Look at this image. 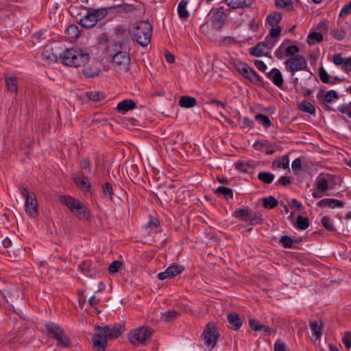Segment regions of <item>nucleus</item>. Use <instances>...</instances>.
I'll use <instances>...</instances> for the list:
<instances>
[{"mask_svg": "<svg viewBox=\"0 0 351 351\" xmlns=\"http://www.w3.org/2000/svg\"><path fill=\"white\" fill-rule=\"evenodd\" d=\"M90 9L88 8L87 13L79 21V25L84 28L90 29L93 27L97 24V19L93 16Z\"/></svg>", "mask_w": 351, "mask_h": 351, "instance_id": "aec40b11", "label": "nucleus"}, {"mask_svg": "<svg viewBox=\"0 0 351 351\" xmlns=\"http://www.w3.org/2000/svg\"><path fill=\"white\" fill-rule=\"evenodd\" d=\"M86 97L93 101H100L106 98L105 93L99 91L86 92Z\"/></svg>", "mask_w": 351, "mask_h": 351, "instance_id": "a19ab883", "label": "nucleus"}, {"mask_svg": "<svg viewBox=\"0 0 351 351\" xmlns=\"http://www.w3.org/2000/svg\"><path fill=\"white\" fill-rule=\"evenodd\" d=\"M95 329L97 332L92 337L93 348L97 351H105L108 346V339H116L121 336L125 329V324L117 323L112 328H110L109 326L102 327L95 325Z\"/></svg>", "mask_w": 351, "mask_h": 351, "instance_id": "f257e3e1", "label": "nucleus"}, {"mask_svg": "<svg viewBox=\"0 0 351 351\" xmlns=\"http://www.w3.org/2000/svg\"><path fill=\"white\" fill-rule=\"evenodd\" d=\"M153 329L147 326L135 328L128 335V339L133 346L147 345L153 335Z\"/></svg>", "mask_w": 351, "mask_h": 351, "instance_id": "423d86ee", "label": "nucleus"}, {"mask_svg": "<svg viewBox=\"0 0 351 351\" xmlns=\"http://www.w3.org/2000/svg\"><path fill=\"white\" fill-rule=\"evenodd\" d=\"M114 32L117 40L112 45V47L126 48V45L133 41L131 30L126 26L119 25L114 28Z\"/></svg>", "mask_w": 351, "mask_h": 351, "instance_id": "1a4fd4ad", "label": "nucleus"}, {"mask_svg": "<svg viewBox=\"0 0 351 351\" xmlns=\"http://www.w3.org/2000/svg\"><path fill=\"white\" fill-rule=\"evenodd\" d=\"M60 58L61 62L66 66L80 67L84 64L88 63L90 55L80 48L72 47L63 51L60 55Z\"/></svg>", "mask_w": 351, "mask_h": 351, "instance_id": "7ed1b4c3", "label": "nucleus"}, {"mask_svg": "<svg viewBox=\"0 0 351 351\" xmlns=\"http://www.w3.org/2000/svg\"><path fill=\"white\" fill-rule=\"evenodd\" d=\"M152 31V25L147 20L137 21L133 31L136 43L147 47L151 42Z\"/></svg>", "mask_w": 351, "mask_h": 351, "instance_id": "39448f33", "label": "nucleus"}, {"mask_svg": "<svg viewBox=\"0 0 351 351\" xmlns=\"http://www.w3.org/2000/svg\"><path fill=\"white\" fill-rule=\"evenodd\" d=\"M124 47H112V51L110 49L107 53L112 57V63L114 65L123 69L124 71L129 70L130 64V57L128 52L125 51Z\"/></svg>", "mask_w": 351, "mask_h": 351, "instance_id": "0eeeda50", "label": "nucleus"}, {"mask_svg": "<svg viewBox=\"0 0 351 351\" xmlns=\"http://www.w3.org/2000/svg\"><path fill=\"white\" fill-rule=\"evenodd\" d=\"M136 107V102L132 99H124L118 103L116 110L121 114H125Z\"/></svg>", "mask_w": 351, "mask_h": 351, "instance_id": "6ab92c4d", "label": "nucleus"}, {"mask_svg": "<svg viewBox=\"0 0 351 351\" xmlns=\"http://www.w3.org/2000/svg\"><path fill=\"white\" fill-rule=\"evenodd\" d=\"M226 11L230 12V10L227 9L226 10L223 6L211 9L208 16H210L211 25L213 29L217 31L221 30L228 16Z\"/></svg>", "mask_w": 351, "mask_h": 351, "instance_id": "9d476101", "label": "nucleus"}, {"mask_svg": "<svg viewBox=\"0 0 351 351\" xmlns=\"http://www.w3.org/2000/svg\"><path fill=\"white\" fill-rule=\"evenodd\" d=\"M92 14H94V18H96L97 22L99 20H101L104 19L109 13V10L106 8H101L98 9H95L93 8H89Z\"/></svg>", "mask_w": 351, "mask_h": 351, "instance_id": "72a5a7b5", "label": "nucleus"}, {"mask_svg": "<svg viewBox=\"0 0 351 351\" xmlns=\"http://www.w3.org/2000/svg\"><path fill=\"white\" fill-rule=\"evenodd\" d=\"M317 205L319 208L329 207L330 208H343L345 206V202L342 200L334 198H324L319 200Z\"/></svg>", "mask_w": 351, "mask_h": 351, "instance_id": "a211bd4d", "label": "nucleus"}, {"mask_svg": "<svg viewBox=\"0 0 351 351\" xmlns=\"http://www.w3.org/2000/svg\"><path fill=\"white\" fill-rule=\"evenodd\" d=\"M262 204L266 209H273L278 206V201L275 197L269 195L262 199Z\"/></svg>", "mask_w": 351, "mask_h": 351, "instance_id": "7c9ffc66", "label": "nucleus"}, {"mask_svg": "<svg viewBox=\"0 0 351 351\" xmlns=\"http://www.w3.org/2000/svg\"><path fill=\"white\" fill-rule=\"evenodd\" d=\"M160 225V221L155 217L150 216L149 221L145 225L146 228L154 229Z\"/></svg>", "mask_w": 351, "mask_h": 351, "instance_id": "338daca9", "label": "nucleus"}, {"mask_svg": "<svg viewBox=\"0 0 351 351\" xmlns=\"http://www.w3.org/2000/svg\"><path fill=\"white\" fill-rule=\"evenodd\" d=\"M300 49L297 45H290L287 47L285 50V54L286 56H290L293 58L298 53H299Z\"/></svg>", "mask_w": 351, "mask_h": 351, "instance_id": "5fc2aeb1", "label": "nucleus"}, {"mask_svg": "<svg viewBox=\"0 0 351 351\" xmlns=\"http://www.w3.org/2000/svg\"><path fill=\"white\" fill-rule=\"evenodd\" d=\"M274 351H289L286 344L280 339H277L274 343Z\"/></svg>", "mask_w": 351, "mask_h": 351, "instance_id": "774afa93", "label": "nucleus"}, {"mask_svg": "<svg viewBox=\"0 0 351 351\" xmlns=\"http://www.w3.org/2000/svg\"><path fill=\"white\" fill-rule=\"evenodd\" d=\"M4 77L8 90L16 94L18 93L17 77L16 76H7L5 74Z\"/></svg>", "mask_w": 351, "mask_h": 351, "instance_id": "4be33fe9", "label": "nucleus"}, {"mask_svg": "<svg viewBox=\"0 0 351 351\" xmlns=\"http://www.w3.org/2000/svg\"><path fill=\"white\" fill-rule=\"evenodd\" d=\"M265 146L267 147H271V148H274V145L270 143L267 141H263V142L260 141H256L253 144V147L255 149L259 150V151H262L263 148L264 147H265Z\"/></svg>", "mask_w": 351, "mask_h": 351, "instance_id": "6e6d98bb", "label": "nucleus"}, {"mask_svg": "<svg viewBox=\"0 0 351 351\" xmlns=\"http://www.w3.org/2000/svg\"><path fill=\"white\" fill-rule=\"evenodd\" d=\"M255 120L261 124L265 129L269 128L271 125V122L269 117L263 114H257L255 116Z\"/></svg>", "mask_w": 351, "mask_h": 351, "instance_id": "c03bdc74", "label": "nucleus"}, {"mask_svg": "<svg viewBox=\"0 0 351 351\" xmlns=\"http://www.w3.org/2000/svg\"><path fill=\"white\" fill-rule=\"evenodd\" d=\"M349 14H351V1L348 2V3L345 4L343 6L341 10H340L339 16L340 18H343Z\"/></svg>", "mask_w": 351, "mask_h": 351, "instance_id": "e2e57ef3", "label": "nucleus"}, {"mask_svg": "<svg viewBox=\"0 0 351 351\" xmlns=\"http://www.w3.org/2000/svg\"><path fill=\"white\" fill-rule=\"evenodd\" d=\"M263 49L264 47H261V45L259 44V43H258L254 47L250 49V53L251 56L255 57H261L263 56H265L271 58V55H269L268 53L263 52Z\"/></svg>", "mask_w": 351, "mask_h": 351, "instance_id": "e433bc0d", "label": "nucleus"}, {"mask_svg": "<svg viewBox=\"0 0 351 351\" xmlns=\"http://www.w3.org/2000/svg\"><path fill=\"white\" fill-rule=\"evenodd\" d=\"M255 0H222L230 9H243L251 7Z\"/></svg>", "mask_w": 351, "mask_h": 351, "instance_id": "dca6fc26", "label": "nucleus"}, {"mask_svg": "<svg viewBox=\"0 0 351 351\" xmlns=\"http://www.w3.org/2000/svg\"><path fill=\"white\" fill-rule=\"evenodd\" d=\"M221 43L224 46H230L237 45L239 42L235 38L230 36H227L223 37Z\"/></svg>", "mask_w": 351, "mask_h": 351, "instance_id": "0e129e2a", "label": "nucleus"}, {"mask_svg": "<svg viewBox=\"0 0 351 351\" xmlns=\"http://www.w3.org/2000/svg\"><path fill=\"white\" fill-rule=\"evenodd\" d=\"M279 242L285 248H295L294 241L289 236L283 235L280 237Z\"/></svg>", "mask_w": 351, "mask_h": 351, "instance_id": "a18cd8bd", "label": "nucleus"}, {"mask_svg": "<svg viewBox=\"0 0 351 351\" xmlns=\"http://www.w3.org/2000/svg\"><path fill=\"white\" fill-rule=\"evenodd\" d=\"M322 224L324 227V228L330 232L336 231V228L333 224L332 220L328 216H324L322 218Z\"/></svg>", "mask_w": 351, "mask_h": 351, "instance_id": "49530a36", "label": "nucleus"}, {"mask_svg": "<svg viewBox=\"0 0 351 351\" xmlns=\"http://www.w3.org/2000/svg\"><path fill=\"white\" fill-rule=\"evenodd\" d=\"M282 28L280 26H276L274 27H272V28L269 29V34L267 35V36L278 40V38L280 36Z\"/></svg>", "mask_w": 351, "mask_h": 351, "instance_id": "052dcab7", "label": "nucleus"}, {"mask_svg": "<svg viewBox=\"0 0 351 351\" xmlns=\"http://www.w3.org/2000/svg\"><path fill=\"white\" fill-rule=\"evenodd\" d=\"M310 328L312 331V334L316 337L317 339H319L322 335L323 324L320 320V325H318L317 321H313L310 322Z\"/></svg>", "mask_w": 351, "mask_h": 351, "instance_id": "473e14b6", "label": "nucleus"}, {"mask_svg": "<svg viewBox=\"0 0 351 351\" xmlns=\"http://www.w3.org/2000/svg\"><path fill=\"white\" fill-rule=\"evenodd\" d=\"M277 41V39L267 36L263 42H259V44L261 45V47L271 50L275 46Z\"/></svg>", "mask_w": 351, "mask_h": 351, "instance_id": "de8ad7c7", "label": "nucleus"}, {"mask_svg": "<svg viewBox=\"0 0 351 351\" xmlns=\"http://www.w3.org/2000/svg\"><path fill=\"white\" fill-rule=\"evenodd\" d=\"M276 163H277V167L279 168H282L283 169L289 168V160L288 156L287 155L283 156L280 160H274L272 165L274 166Z\"/></svg>", "mask_w": 351, "mask_h": 351, "instance_id": "8fccbe9b", "label": "nucleus"}, {"mask_svg": "<svg viewBox=\"0 0 351 351\" xmlns=\"http://www.w3.org/2000/svg\"><path fill=\"white\" fill-rule=\"evenodd\" d=\"M167 269L171 276V278H173L180 274L184 270V267L180 265L173 263L167 267Z\"/></svg>", "mask_w": 351, "mask_h": 351, "instance_id": "ea45409f", "label": "nucleus"}, {"mask_svg": "<svg viewBox=\"0 0 351 351\" xmlns=\"http://www.w3.org/2000/svg\"><path fill=\"white\" fill-rule=\"evenodd\" d=\"M285 64L287 69L293 73L292 75L295 71L306 69L307 65L305 58L300 55L290 58L285 61Z\"/></svg>", "mask_w": 351, "mask_h": 351, "instance_id": "f8f14e48", "label": "nucleus"}, {"mask_svg": "<svg viewBox=\"0 0 351 351\" xmlns=\"http://www.w3.org/2000/svg\"><path fill=\"white\" fill-rule=\"evenodd\" d=\"M228 322L231 324L230 328L234 330L240 329L243 324V320L238 313H230L228 314Z\"/></svg>", "mask_w": 351, "mask_h": 351, "instance_id": "412c9836", "label": "nucleus"}, {"mask_svg": "<svg viewBox=\"0 0 351 351\" xmlns=\"http://www.w3.org/2000/svg\"><path fill=\"white\" fill-rule=\"evenodd\" d=\"M310 221L307 217L298 215L295 222H293V226L298 230H304L309 227Z\"/></svg>", "mask_w": 351, "mask_h": 351, "instance_id": "cd10ccee", "label": "nucleus"}, {"mask_svg": "<svg viewBox=\"0 0 351 351\" xmlns=\"http://www.w3.org/2000/svg\"><path fill=\"white\" fill-rule=\"evenodd\" d=\"M219 337V333L216 324L214 322H208L203 330L202 337L204 341V344L209 350L215 348Z\"/></svg>", "mask_w": 351, "mask_h": 351, "instance_id": "6e6552de", "label": "nucleus"}, {"mask_svg": "<svg viewBox=\"0 0 351 351\" xmlns=\"http://www.w3.org/2000/svg\"><path fill=\"white\" fill-rule=\"evenodd\" d=\"M66 34L71 39L77 38L80 36V31L79 27L76 25H70L66 29Z\"/></svg>", "mask_w": 351, "mask_h": 351, "instance_id": "79ce46f5", "label": "nucleus"}, {"mask_svg": "<svg viewBox=\"0 0 351 351\" xmlns=\"http://www.w3.org/2000/svg\"><path fill=\"white\" fill-rule=\"evenodd\" d=\"M272 73H274V75L271 77V80L276 86L282 89L284 80L280 71L277 68H274L272 69Z\"/></svg>", "mask_w": 351, "mask_h": 351, "instance_id": "c756f323", "label": "nucleus"}, {"mask_svg": "<svg viewBox=\"0 0 351 351\" xmlns=\"http://www.w3.org/2000/svg\"><path fill=\"white\" fill-rule=\"evenodd\" d=\"M25 211L32 217H36L38 215V202L34 195L31 197H27V199H25Z\"/></svg>", "mask_w": 351, "mask_h": 351, "instance_id": "f3484780", "label": "nucleus"}, {"mask_svg": "<svg viewBox=\"0 0 351 351\" xmlns=\"http://www.w3.org/2000/svg\"><path fill=\"white\" fill-rule=\"evenodd\" d=\"M250 327L254 331H261L262 330L263 324L256 319H250L249 322Z\"/></svg>", "mask_w": 351, "mask_h": 351, "instance_id": "69168bd1", "label": "nucleus"}, {"mask_svg": "<svg viewBox=\"0 0 351 351\" xmlns=\"http://www.w3.org/2000/svg\"><path fill=\"white\" fill-rule=\"evenodd\" d=\"M323 39L324 36L321 32H312L308 35L306 38V43L308 45L312 46L316 43H321Z\"/></svg>", "mask_w": 351, "mask_h": 351, "instance_id": "c85d7f7f", "label": "nucleus"}, {"mask_svg": "<svg viewBox=\"0 0 351 351\" xmlns=\"http://www.w3.org/2000/svg\"><path fill=\"white\" fill-rule=\"evenodd\" d=\"M103 196L104 198L109 199L110 202H113L114 189L112 184L109 182H106L101 186Z\"/></svg>", "mask_w": 351, "mask_h": 351, "instance_id": "5701e85b", "label": "nucleus"}, {"mask_svg": "<svg viewBox=\"0 0 351 351\" xmlns=\"http://www.w3.org/2000/svg\"><path fill=\"white\" fill-rule=\"evenodd\" d=\"M188 1L186 0H181L178 5V14L180 19H186L189 16V12L186 10Z\"/></svg>", "mask_w": 351, "mask_h": 351, "instance_id": "2f4dec72", "label": "nucleus"}, {"mask_svg": "<svg viewBox=\"0 0 351 351\" xmlns=\"http://www.w3.org/2000/svg\"><path fill=\"white\" fill-rule=\"evenodd\" d=\"M197 104V100L195 97L191 96H182L179 100V106L184 108H190Z\"/></svg>", "mask_w": 351, "mask_h": 351, "instance_id": "bb28decb", "label": "nucleus"}, {"mask_svg": "<svg viewBox=\"0 0 351 351\" xmlns=\"http://www.w3.org/2000/svg\"><path fill=\"white\" fill-rule=\"evenodd\" d=\"M245 78L256 86H265L263 78L253 69L250 70V73Z\"/></svg>", "mask_w": 351, "mask_h": 351, "instance_id": "a878e982", "label": "nucleus"}, {"mask_svg": "<svg viewBox=\"0 0 351 351\" xmlns=\"http://www.w3.org/2000/svg\"><path fill=\"white\" fill-rule=\"evenodd\" d=\"M81 73L86 78H93L98 76L101 72L100 64L95 60H88V63L82 65Z\"/></svg>", "mask_w": 351, "mask_h": 351, "instance_id": "ddd939ff", "label": "nucleus"}, {"mask_svg": "<svg viewBox=\"0 0 351 351\" xmlns=\"http://www.w3.org/2000/svg\"><path fill=\"white\" fill-rule=\"evenodd\" d=\"M81 191L84 192H89L91 189V184L88 181V177L86 176H84V180L82 181H80V184L78 186Z\"/></svg>", "mask_w": 351, "mask_h": 351, "instance_id": "bf43d9fd", "label": "nucleus"}, {"mask_svg": "<svg viewBox=\"0 0 351 351\" xmlns=\"http://www.w3.org/2000/svg\"><path fill=\"white\" fill-rule=\"evenodd\" d=\"M232 215L241 221L247 223L250 217V212L248 208H238L232 213Z\"/></svg>", "mask_w": 351, "mask_h": 351, "instance_id": "393cba45", "label": "nucleus"}, {"mask_svg": "<svg viewBox=\"0 0 351 351\" xmlns=\"http://www.w3.org/2000/svg\"><path fill=\"white\" fill-rule=\"evenodd\" d=\"M60 203L66 206L70 211L80 221L90 219V210L83 202L70 195H60Z\"/></svg>", "mask_w": 351, "mask_h": 351, "instance_id": "f03ea898", "label": "nucleus"}, {"mask_svg": "<svg viewBox=\"0 0 351 351\" xmlns=\"http://www.w3.org/2000/svg\"><path fill=\"white\" fill-rule=\"evenodd\" d=\"M215 193L223 195L226 197V199L233 198L232 189L229 187L224 186H220L217 187L215 191Z\"/></svg>", "mask_w": 351, "mask_h": 351, "instance_id": "58836bf2", "label": "nucleus"}, {"mask_svg": "<svg viewBox=\"0 0 351 351\" xmlns=\"http://www.w3.org/2000/svg\"><path fill=\"white\" fill-rule=\"evenodd\" d=\"M118 1L119 12L121 14H134L136 12H141L142 8L145 4L141 2L136 1L134 3H127L122 0H114V2Z\"/></svg>", "mask_w": 351, "mask_h": 351, "instance_id": "4468645a", "label": "nucleus"}, {"mask_svg": "<svg viewBox=\"0 0 351 351\" xmlns=\"http://www.w3.org/2000/svg\"><path fill=\"white\" fill-rule=\"evenodd\" d=\"M317 98L319 100L321 104L325 105V107L324 108L325 110L331 112L335 111V110L328 106V104H331L335 101L338 100L339 99V96L334 90H330L326 93H324V90L321 89L317 95Z\"/></svg>", "mask_w": 351, "mask_h": 351, "instance_id": "9b49d317", "label": "nucleus"}, {"mask_svg": "<svg viewBox=\"0 0 351 351\" xmlns=\"http://www.w3.org/2000/svg\"><path fill=\"white\" fill-rule=\"evenodd\" d=\"M318 74L320 80L323 83L328 84L329 82H330V75L323 66H321L318 69Z\"/></svg>", "mask_w": 351, "mask_h": 351, "instance_id": "864d4df0", "label": "nucleus"}, {"mask_svg": "<svg viewBox=\"0 0 351 351\" xmlns=\"http://www.w3.org/2000/svg\"><path fill=\"white\" fill-rule=\"evenodd\" d=\"M252 69L246 63L241 62L239 65L237 66V71L243 75L245 78L250 73V70Z\"/></svg>", "mask_w": 351, "mask_h": 351, "instance_id": "3c124183", "label": "nucleus"}, {"mask_svg": "<svg viewBox=\"0 0 351 351\" xmlns=\"http://www.w3.org/2000/svg\"><path fill=\"white\" fill-rule=\"evenodd\" d=\"M78 269L86 276L90 278H97L99 276L100 271L97 268L96 265L89 260L82 261L79 265Z\"/></svg>", "mask_w": 351, "mask_h": 351, "instance_id": "2eb2a0df", "label": "nucleus"}, {"mask_svg": "<svg viewBox=\"0 0 351 351\" xmlns=\"http://www.w3.org/2000/svg\"><path fill=\"white\" fill-rule=\"evenodd\" d=\"M121 267L122 263L121 261H114L110 264L108 267V271L111 274L117 273Z\"/></svg>", "mask_w": 351, "mask_h": 351, "instance_id": "13d9d810", "label": "nucleus"}, {"mask_svg": "<svg viewBox=\"0 0 351 351\" xmlns=\"http://www.w3.org/2000/svg\"><path fill=\"white\" fill-rule=\"evenodd\" d=\"M180 315V313L176 310L171 309L168 310L164 313H162V317H164L167 321L170 322L177 317Z\"/></svg>", "mask_w": 351, "mask_h": 351, "instance_id": "4d7b16f0", "label": "nucleus"}, {"mask_svg": "<svg viewBox=\"0 0 351 351\" xmlns=\"http://www.w3.org/2000/svg\"><path fill=\"white\" fill-rule=\"evenodd\" d=\"M263 220V216L260 213H254L253 214L250 213L247 223L250 226L258 225L261 224Z\"/></svg>", "mask_w": 351, "mask_h": 351, "instance_id": "37998d69", "label": "nucleus"}, {"mask_svg": "<svg viewBox=\"0 0 351 351\" xmlns=\"http://www.w3.org/2000/svg\"><path fill=\"white\" fill-rule=\"evenodd\" d=\"M258 179L266 184H269L274 180V175L270 172L261 171L258 174Z\"/></svg>", "mask_w": 351, "mask_h": 351, "instance_id": "4c0bfd02", "label": "nucleus"}, {"mask_svg": "<svg viewBox=\"0 0 351 351\" xmlns=\"http://www.w3.org/2000/svg\"><path fill=\"white\" fill-rule=\"evenodd\" d=\"M316 189L319 192H326L328 189V180L323 176H318L316 179Z\"/></svg>", "mask_w": 351, "mask_h": 351, "instance_id": "c9c22d12", "label": "nucleus"}, {"mask_svg": "<svg viewBox=\"0 0 351 351\" xmlns=\"http://www.w3.org/2000/svg\"><path fill=\"white\" fill-rule=\"evenodd\" d=\"M282 18V14L278 12H274L267 16L265 21L271 27H274L278 26V25L281 21Z\"/></svg>", "mask_w": 351, "mask_h": 351, "instance_id": "b1692460", "label": "nucleus"}, {"mask_svg": "<svg viewBox=\"0 0 351 351\" xmlns=\"http://www.w3.org/2000/svg\"><path fill=\"white\" fill-rule=\"evenodd\" d=\"M275 5L276 7L286 8L288 11L293 10L291 0H275Z\"/></svg>", "mask_w": 351, "mask_h": 351, "instance_id": "09e8293b", "label": "nucleus"}, {"mask_svg": "<svg viewBox=\"0 0 351 351\" xmlns=\"http://www.w3.org/2000/svg\"><path fill=\"white\" fill-rule=\"evenodd\" d=\"M337 110L342 114H346L350 118H351V101L348 104H342L339 106Z\"/></svg>", "mask_w": 351, "mask_h": 351, "instance_id": "680f3d73", "label": "nucleus"}, {"mask_svg": "<svg viewBox=\"0 0 351 351\" xmlns=\"http://www.w3.org/2000/svg\"><path fill=\"white\" fill-rule=\"evenodd\" d=\"M45 326L47 335L57 341V347L60 348H69L71 347V339L66 335L64 330L60 326L56 323L49 322L45 324Z\"/></svg>", "mask_w": 351, "mask_h": 351, "instance_id": "20e7f679", "label": "nucleus"}, {"mask_svg": "<svg viewBox=\"0 0 351 351\" xmlns=\"http://www.w3.org/2000/svg\"><path fill=\"white\" fill-rule=\"evenodd\" d=\"M299 108L300 110L311 114H314L315 113V106L306 99L300 103Z\"/></svg>", "mask_w": 351, "mask_h": 351, "instance_id": "f704fd0d", "label": "nucleus"}, {"mask_svg": "<svg viewBox=\"0 0 351 351\" xmlns=\"http://www.w3.org/2000/svg\"><path fill=\"white\" fill-rule=\"evenodd\" d=\"M331 36L337 40H342L346 36V32L343 29H335L330 32Z\"/></svg>", "mask_w": 351, "mask_h": 351, "instance_id": "603ef678", "label": "nucleus"}]
</instances>
